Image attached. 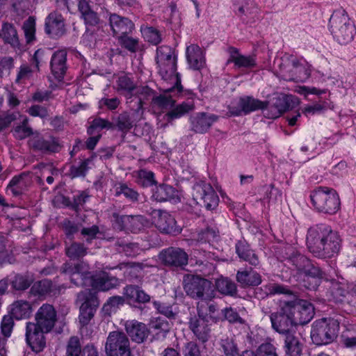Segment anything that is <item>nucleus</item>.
Segmentation results:
<instances>
[{
    "label": "nucleus",
    "instance_id": "nucleus-58",
    "mask_svg": "<svg viewBox=\"0 0 356 356\" xmlns=\"http://www.w3.org/2000/svg\"><path fill=\"white\" fill-rule=\"evenodd\" d=\"M89 159L81 161L79 165H72L70 168V175L72 178L85 177L87 170H88Z\"/></svg>",
    "mask_w": 356,
    "mask_h": 356
},
{
    "label": "nucleus",
    "instance_id": "nucleus-62",
    "mask_svg": "<svg viewBox=\"0 0 356 356\" xmlns=\"http://www.w3.org/2000/svg\"><path fill=\"white\" fill-rule=\"evenodd\" d=\"M145 38L154 44H158L161 41L159 32L153 27H147L143 31Z\"/></svg>",
    "mask_w": 356,
    "mask_h": 356
},
{
    "label": "nucleus",
    "instance_id": "nucleus-15",
    "mask_svg": "<svg viewBox=\"0 0 356 356\" xmlns=\"http://www.w3.org/2000/svg\"><path fill=\"white\" fill-rule=\"evenodd\" d=\"M35 323L51 332L57 321V314L54 307L49 304L42 305L34 316Z\"/></svg>",
    "mask_w": 356,
    "mask_h": 356
},
{
    "label": "nucleus",
    "instance_id": "nucleus-31",
    "mask_svg": "<svg viewBox=\"0 0 356 356\" xmlns=\"http://www.w3.org/2000/svg\"><path fill=\"white\" fill-rule=\"evenodd\" d=\"M30 182L29 174L22 173L12 179L7 187V191L10 192L15 196H18L26 191Z\"/></svg>",
    "mask_w": 356,
    "mask_h": 356
},
{
    "label": "nucleus",
    "instance_id": "nucleus-20",
    "mask_svg": "<svg viewBox=\"0 0 356 356\" xmlns=\"http://www.w3.org/2000/svg\"><path fill=\"white\" fill-rule=\"evenodd\" d=\"M266 105L267 102H261L252 97H247L240 99L238 108L230 106L229 112L234 115H239L242 113L247 114L259 109L264 110Z\"/></svg>",
    "mask_w": 356,
    "mask_h": 356
},
{
    "label": "nucleus",
    "instance_id": "nucleus-11",
    "mask_svg": "<svg viewBox=\"0 0 356 356\" xmlns=\"http://www.w3.org/2000/svg\"><path fill=\"white\" fill-rule=\"evenodd\" d=\"M282 77L286 81L304 82L311 74V70L307 63H300L293 59L290 64L281 69Z\"/></svg>",
    "mask_w": 356,
    "mask_h": 356
},
{
    "label": "nucleus",
    "instance_id": "nucleus-10",
    "mask_svg": "<svg viewBox=\"0 0 356 356\" xmlns=\"http://www.w3.org/2000/svg\"><path fill=\"white\" fill-rule=\"evenodd\" d=\"M193 200L197 204L208 210L214 209L218 204L219 198L213 187L205 182H201L193 186Z\"/></svg>",
    "mask_w": 356,
    "mask_h": 356
},
{
    "label": "nucleus",
    "instance_id": "nucleus-39",
    "mask_svg": "<svg viewBox=\"0 0 356 356\" xmlns=\"http://www.w3.org/2000/svg\"><path fill=\"white\" fill-rule=\"evenodd\" d=\"M284 350L289 356H300L302 345L297 337L292 332L285 334Z\"/></svg>",
    "mask_w": 356,
    "mask_h": 356
},
{
    "label": "nucleus",
    "instance_id": "nucleus-37",
    "mask_svg": "<svg viewBox=\"0 0 356 356\" xmlns=\"http://www.w3.org/2000/svg\"><path fill=\"white\" fill-rule=\"evenodd\" d=\"M12 315L17 320L27 318L32 313V307L26 300H17L12 305Z\"/></svg>",
    "mask_w": 356,
    "mask_h": 356
},
{
    "label": "nucleus",
    "instance_id": "nucleus-38",
    "mask_svg": "<svg viewBox=\"0 0 356 356\" xmlns=\"http://www.w3.org/2000/svg\"><path fill=\"white\" fill-rule=\"evenodd\" d=\"M301 305H298L297 309H300L297 316H296V323L304 325L309 323L314 316V307L307 300L300 301Z\"/></svg>",
    "mask_w": 356,
    "mask_h": 356
},
{
    "label": "nucleus",
    "instance_id": "nucleus-4",
    "mask_svg": "<svg viewBox=\"0 0 356 356\" xmlns=\"http://www.w3.org/2000/svg\"><path fill=\"white\" fill-rule=\"evenodd\" d=\"M175 90H177V88L175 84L173 87L166 89L165 94L153 98L154 103L158 106L163 109L170 110L164 115V118L169 122L193 111L195 108V104L193 101L183 102L181 104L175 105V100L167 94Z\"/></svg>",
    "mask_w": 356,
    "mask_h": 356
},
{
    "label": "nucleus",
    "instance_id": "nucleus-63",
    "mask_svg": "<svg viewBox=\"0 0 356 356\" xmlns=\"http://www.w3.org/2000/svg\"><path fill=\"white\" fill-rule=\"evenodd\" d=\"M118 90L127 91L129 93H131L135 89V84L133 81L125 75L118 78Z\"/></svg>",
    "mask_w": 356,
    "mask_h": 356
},
{
    "label": "nucleus",
    "instance_id": "nucleus-19",
    "mask_svg": "<svg viewBox=\"0 0 356 356\" xmlns=\"http://www.w3.org/2000/svg\"><path fill=\"white\" fill-rule=\"evenodd\" d=\"M156 227L162 232L172 234L177 232L176 221L168 213L154 210L152 213Z\"/></svg>",
    "mask_w": 356,
    "mask_h": 356
},
{
    "label": "nucleus",
    "instance_id": "nucleus-29",
    "mask_svg": "<svg viewBox=\"0 0 356 356\" xmlns=\"http://www.w3.org/2000/svg\"><path fill=\"white\" fill-rule=\"evenodd\" d=\"M186 59L190 67L198 70L205 65V58L201 48L197 44H191L186 48Z\"/></svg>",
    "mask_w": 356,
    "mask_h": 356
},
{
    "label": "nucleus",
    "instance_id": "nucleus-52",
    "mask_svg": "<svg viewBox=\"0 0 356 356\" xmlns=\"http://www.w3.org/2000/svg\"><path fill=\"white\" fill-rule=\"evenodd\" d=\"M118 40L121 46L132 53H135L139 49L138 40L129 36V34L119 36Z\"/></svg>",
    "mask_w": 356,
    "mask_h": 356
},
{
    "label": "nucleus",
    "instance_id": "nucleus-28",
    "mask_svg": "<svg viewBox=\"0 0 356 356\" xmlns=\"http://www.w3.org/2000/svg\"><path fill=\"white\" fill-rule=\"evenodd\" d=\"M327 297L335 302H342L346 298L348 290L344 284L334 280L326 281Z\"/></svg>",
    "mask_w": 356,
    "mask_h": 356
},
{
    "label": "nucleus",
    "instance_id": "nucleus-17",
    "mask_svg": "<svg viewBox=\"0 0 356 356\" xmlns=\"http://www.w3.org/2000/svg\"><path fill=\"white\" fill-rule=\"evenodd\" d=\"M218 120V116L204 112L196 113L190 118L191 129L197 134L207 132Z\"/></svg>",
    "mask_w": 356,
    "mask_h": 356
},
{
    "label": "nucleus",
    "instance_id": "nucleus-3",
    "mask_svg": "<svg viewBox=\"0 0 356 356\" xmlns=\"http://www.w3.org/2000/svg\"><path fill=\"white\" fill-rule=\"evenodd\" d=\"M183 287L187 296L194 300L210 302L216 296L212 282L200 276L185 275L183 278Z\"/></svg>",
    "mask_w": 356,
    "mask_h": 356
},
{
    "label": "nucleus",
    "instance_id": "nucleus-14",
    "mask_svg": "<svg viewBox=\"0 0 356 356\" xmlns=\"http://www.w3.org/2000/svg\"><path fill=\"white\" fill-rule=\"evenodd\" d=\"M77 298L79 301H83L80 306L79 322L82 325H86L94 316L99 301L96 296L86 292L78 293Z\"/></svg>",
    "mask_w": 356,
    "mask_h": 356
},
{
    "label": "nucleus",
    "instance_id": "nucleus-8",
    "mask_svg": "<svg viewBox=\"0 0 356 356\" xmlns=\"http://www.w3.org/2000/svg\"><path fill=\"white\" fill-rule=\"evenodd\" d=\"M286 265L297 275L307 277L323 278V273L315 266L305 255L298 252H292L286 258Z\"/></svg>",
    "mask_w": 356,
    "mask_h": 356
},
{
    "label": "nucleus",
    "instance_id": "nucleus-45",
    "mask_svg": "<svg viewBox=\"0 0 356 356\" xmlns=\"http://www.w3.org/2000/svg\"><path fill=\"white\" fill-rule=\"evenodd\" d=\"M302 300L301 299L294 298L291 300L285 301L282 307V310L286 312V314L293 320L296 325L298 324L296 321V316H297V314L300 312V309L298 310L297 307L298 305H301L300 301Z\"/></svg>",
    "mask_w": 356,
    "mask_h": 356
},
{
    "label": "nucleus",
    "instance_id": "nucleus-34",
    "mask_svg": "<svg viewBox=\"0 0 356 356\" xmlns=\"http://www.w3.org/2000/svg\"><path fill=\"white\" fill-rule=\"evenodd\" d=\"M236 251L241 259L248 262L253 266H257L259 264V260L257 255L245 241H240L236 243Z\"/></svg>",
    "mask_w": 356,
    "mask_h": 356
},
{
    "label": "nucleus",
    "instance_id": "nucleus-48",
    "mask_svg": "<svg viewBox=\"0 0 356 356\" xmlns=\"http://www.w3.org/2000/svg\"><path fill=\"white\" fill-rule=\"evenodd\" d=\"M33 282L32 275H17L12 281V286L16 290L24 291L28 289Z\"/></svg>",
    "mask_w": 356,
    "mask_h": 356
},
{
    "label": "nucleus",
    "instance_id": "nucleus-46",
    "mask_svg": "<svg viewBox=\"0 0 356 356\" xmlns=\"http://www.w3.org/2000/svg\"><path fill=\"white\" fill-rule=\"evenodd\" d=\"M82 350L79 338L76 336L71 337L66 344L65 356H81Z\"/></svg>",
    "mask_w": 356,
    "mask_h": 356
},
{
    "label": "nucleus",
    "instance_id": "nucleus-44",
    "mask_svg": "<svg viewBox=\"0 0 356 356\" xmlns=\"http://www.w3.org/2000/svg\"><path fill=\"white\" fill-rule=\"evenodd\" d=\"M216 287L220 293L225 295H234L236 292V284L230 280L225 277L216 280Z\"/></svg>",
    "mask_w": 356,
    "mask_h": 356
},
{
    "label": "nucleus",
    "instance_id": "nucleus-27",
    "mask_svg": "<svg viewBox=\"0 0 356 356\" xmlns=\"http://www.w3.org/2000/svg\"><path fill=\"white\" fill-rule=\"evenodd\" d=\"M125 330L132 341L136 343H142L147 337L148 330L146 325L136 320L127 321Z\"/></svg>",
    "mask_w": 356,
    "mask_h": 356
},
{
    "label": "nucleus",
    "instance_id": "nucleus-42",
    "mask_svg": "<svg viewBox=\"0 0 356 356\" xmlns=\"http://www.w3.org/2000/svg\"><path fill=\"white\" fill-rule=\"evenodd\" d=\"M121 268H125V273L131 280H138L143 276V264L140 263H122Z\"/></svg>",
    "mask_w": 356,
    "mask_h": 356
},
{
    "label": "nucleus",
    "instance_id": "nucleus-12",
    "mask_svg": "<svg viewBox=\"0 0 356 356\" xmlns=\"http://www.w3.org/2000/svg\"><path fill=\"white\" fill-rule=\"evenodd\" d=\"M49 332L35 323L28 322L26 326V341L33 351L40 353L46 346L45 334Z\"/></svg>",
    "mask_w": 356,
    "mask_h": 356
},
{
    "label": "nucleus",
    "instance_id": "nucleus-24",
    "mask_svg": "<svg viewBox=\"0 0 356 356\" xmlns=\"http://www.w3.org/2000/svg\"><path fill=\"white\" fill-rule=\"evenodd\" d=\"M67 52L65 50L55 51L51 59L50 66L53 75L58 80H61L67 71Z\"/></svg>",
    "mask_w": 356,
    "mask_h": 356
},
{
    "label": "nucleus",
    "instance_id": "nucleus-47",
    "mask_svg": "<svg viewBox=\"0 0 356 356\" xmlns=\"http://www.w3.org/2000/svg\"><path fill=\"white\" fill-rule=\"evenodd\" d=\"M28 123L29 119L24 117L21 123L14 128L13 133L16 138L22 140L33 134V130Z\"/></svg>",
    "mask_w": 356,
    "mask_h": 356
},
{
    "label": "nucleus",
    "instance_id": "nucleus-26",
    "mask_svg": "<svg viewBox=\"0 0 356 356\" xmlns=\"http://www.w3.org/2000/svg\"><path fill=\"white\" fill-rule=\"evenodd\" d=\"M109 22L113 33L119 36L129 34L134 29V24L130 19L116 14L110 15Z\"/></svg>",
    "mask_w": 356,
    "mask_h": 356
},
{
    "label": "nucleus",
    "instance_id": "nucleus-41",
    "mask_svg": "<svg viewBox=\"0 0 356 356\" xmlns=\"http://www.w3.org/2000/svg\"><path fill=\"white\" fill-rule=\"evenodd\" d=\"M177 196V191L173 187L166 184H162L156 188L152 197L158 202L170 200Z\"/></svg>",
    "mask_w": 356,
    "mask_h": 356
},
{
    "label": "nucleus",
    "instance_id": "nucleus-6",
    "mask_svg": "<svg viewBox=\"0 0 356 356\" xmlns=\"http://www.w3.org/2000/svg\"><path fill=\"white\" fill-rule=\"evenodd\" d=\"M330 23L332 33L340 44H346L353 40L355 29L345 10L335 11Z\"/></svg>",
    "mask_w": 356,
    "mask_h": 356
},
{
    "label": "nucleus",
    "instance_id": "nucleus-1",
    "mask_svg": "<svg viewBox=\"0 0 356 356\" xmlns=\"http://www.w3.org/2000/svg\"><path fill=\"white\" fill-rule=\"evenodd\" d=\"M309 250L315 257L330 258L337 254L340 248V238L326 225H317L309 229L307 236Z\"/></svg>",
    "mask_w": 356,
    "mask_h": 356
},
{
    "label": "nucleus",
    "instance_id": "nucleus-59",
    "mask_svg": "<svg viewBox=\"0 0 356 356\" xmlns=\"http://www.w3.org/2000/svg\"><path fill=\"white\" fill-rule=\"evenodd\" d=\"M37 168L40 170V175L37 176V181L40 184H43V178L50 175H58V170L54 168L52 165L41 163L37 166Z\"/></svg>",
    "mask_w": 356,
    "mask_h": 356
},
{
    "label": "nucleus",
    "instance_id": "nucleus-56",
    "mask_svg": "<svg viewBox=\"0 0 356 356\" xmlns=\"http://www.w3.org/2000/svg\"><path fill=\"white\" fill-rule=\"evenodd\" d=\"M51 282L44 280L35 282L31 289V292L34 295L44 296L50 291Z\"/></svg>",
    "mask_w": 356,
    "mask_h": 356
},
{
    "label": "nucleus",
    "instance_id": "nucleus-50",
    "mask_svg": "<svg viewBox=\"0 0 356 356\" xmlns=\"http://www.w3.org/2000/svg\"><path fill=\"white\" fill-rule=\"evenodd\" d=\"M174 51L171 47L168 46H161L156 50V64L163 65L165 61L175 59Z\"/></svg>",
    "mask_w": 356,
    "mask_h": 356
},
{
    "label": "nucleus",
    "instance_id": "nucleus-43",
    "mask_svg": "<svg viewBox=\"0 0 356 356\" xmlns=\"http://www.w3.org/2000/svg\"><path fill=\"white\" fill-rule=\"evenodd\" d=\"M1 31V35L6 42L13 46L18 45L17 31L11 24L4 23Z\"/></svg>",
    "mask_w": 356,
    "mask_h": 356
},
{
    "label": "nucleus",
    "instance_id": "nucleus-61",
    "mask_svg": "<svg viewBox=\"0 0 356 356\" xmlns=\"http://www.w3.org/2000/svg\"><path fill=\"white\" fill-rule=\"evenodd\" d=\"M252 4L250 0H236L234 3V6L237 9L236 13L239 16L252 13Z\"/></svg>",
    "mask_w": 356,
    "mask_h": 356
},
{
    "label": "nucleus",
    "instance_id": "nucleus-54",
    "mask_svg": "<svg viewBox=\"0 0 356 356\" xmlns=\"http://www.w3.org/2000/svg\"><path fill=\"white\" fill-rule=\"evenodd\" d=\"M122 194L131 202H137L138 200L139 194L138 192L131 188H129L125 184H120L115 188L116 196H119Z\"/></svg>",
    "mask_w": 356,
    "mask_h": 356
},
{
    "label": "nucleus",
    "instance_id": "nucleus-60",
    "mask_svg": "<svg viewBox=\"0 0 356 356\" xmlns=\"http://www.w3.org/2000/svg\"><path fill=\"white\" fill-rule=\"evenodd\" d=\"M19 116L17 112H3L0 113V131L8 127L10 124Z\"/></svg>",
    "mask_w": 356,
    "mask_h": 356
},
{
    "label": "nucleus",
    "instance_id": "nucleus-16",
    "mask_svg": "<svg viewBox=\"0 0 356 356\" xmlns=\"http://www.w3.org/2000/svg\"><path fill=\"white\" fill-rule=\"evenodd\" d=\"M159 258L168 266L183 267L188 264V254L179 248L170 247L163 250Z\"/></svg>",
    "mask_w": 356,
    "mask_h": 356
},
{
    "label": "nucleus",
    "instance_id": "nucleus-51",
    "mask_svg": "<svg viewBox=\"0 0 356 356\" xmlns=\"http://www.w3.org/2000/svg\"><path fill=\"white\" fill-rule=\"evenodd\" d=\"M87 254V248L83 244L73 243L66 248V254L71 259H75L84 257Z\"/></svg>",
    "mask_w": 356,
    "mask_h": 356
},
{
    "label": "nucleus",
    "instance_id": "nucleus-25",
    "mask_svg": "<svg viewBox=\"0 0 356 356\" xmlns=\"http://www.w3.org/2000/svg\"><path fill=\"white\" fill-rule=\"evenodd\" d=\"M229 53V58L226 64L229 65L234 63L237 68H252L256 66V61L253 56H244L240 54L238 49L234 47H229L227 49Z\"/></svg>",
    "mask_w": 356,
    "mask_h": 356
},
{
    "label": "nucleus",
    "instance_id": "nucleus-36",
    "mask_svg": "<svg viewBox=\"0 0 356 356\" xmlns=\"http://www.w3.org/2000/svg\"><path fill=\"white\" fill-rule=\"evenodd\" d=\"M136 95L137 97H135L136 104H137L136 109V118L142 119L143 115V105L144 104V100L147 99L149 97L152 96L153 93V90L148 86H140L135 87Z\"/></svg>",
    "mask_w": 356,
    "mask_h": 356
},
{
    "label": "nucleus",
    "instance_id": "nucleus-9",
    "mask_svg": "<svg viewBox=\"0 0 356 356\" xmlns=\"http://www.w3.org/2000/svg\"><path fill=\"white\" fill-rule=\"evenodd\" d=\"M105 350L107 356H131L129 340L123 332H111L107 337Z\"/></svg>",
    "mask_w": 356,
    "mask_h": 356
},
{
    "label": "nucleus",
    "instance_id": "nucleus-49",
    "mask_svg": "<svg viewBox=\"0 0 356 356\" xmlns=\"http://www.w3.org/2000/svg\"><path fill=\"white\" fill-rule=\"evenodd\" d=\"M103 129H114L115 125H114V124H113V122H111L107 120L102 119L100 118H95L91 122L90 127L88 128L87 132L89 135H93L95 134V129L101 130Z\"/></svg>",
    "mask_w": 356,
    "mask_h": 356
},
{
    "label": "nucleus",
    "instance_id": "nucleus-13",
    "mask_svg": "<svg viewBox=\"0 0 356 356\" xmlns=\"http://www.w3.org/2000/svg\"><path fill=\"white\" fill-rule=\"evenodd\" d=\"M114 226L116 229L122 231L138 232L149 225V221L143 216H119L113 213Z\"/></svg>",
    "mask_w": 356,
    "mask_h": 356
},
{
    "label": "nucleus",
    "instance_id": "nucleus-21",
    "mask_svg": "<svg viewBox=\"0 0 356 356\" xmlns=\"http://www.w3.org/2000/svg\"><path fill=\"white\" fill-rule=\"evenodd\" d=\"M159 67V73L163 80L172 81L177 88V92L182 90L181 86V79L177 70V59H172L165 61L163 65H157Z\"/></svg>",
    "mask_w": 356,
    "mask_h": 356
},
{
    "label": "nucleus",
    "instance_id": "nucleus-32",
    "mask_svg": "<svg viewBox=\"0 0 356 356\" xmlns=\"http://www.w3.org/2000/svg\"><path fill=\"white\" fill-rule=\"evenodd\" d=\"M131 108L134 111L132 118L127 113L123 112L113 119L115 128H118L119 131L127 132L133 127L134 123L141 120L136 118V109Z\"/></svg>",
    "mask_w": 356,
    "mask_h": 356
},
{
    "label": "nucleus",
    "instance_id": "nucleus-40",
    "mask_svg": "<svg viewBox=\"0 0 356 356\" xmlns=\"http://www.w3.org/2000/svg\"><path fill=\"white\" fill-rule=\"evenodd\" d=\"M273 102L282 113L292 109L299 104L298 99L291 95H281L274 98Z\"/></svg>",
    "mask_w": 356,
    "mask_h": 356
},
{
    "label": "nucleus",
    "instance_id": "nucleus-57",
    "mask_svg": "<svg viewBox=\"0 0 356 356\" xmlns=\"http://www.w3.org/2000/svg\"><path fill=\"white\" fill-rule=\"evenodd\" d=\"M256 356H278L276 347L269 342L263 343L256 350Z\"/></svg>",
    "mask_w": 356,
    "mask_h": 356
},
{
    "label": "nucleus",
    "instance_id": "nucleus-18",
    "mask_svg": "<svg viewBox=\"0 0 356 356\" xmlns=\"http://www.w3.org/2000/svg\"><path fill=\"white\" fill-rule=\"evenodd\" d=\"M45 31L52 38L63 36L66 31L63 16L57 13H50L46 19Z\"/></svg>",
    "mask_w": 356,
    "mask_h": 356
},
{
    "label": "nucleus",
    "instance_id": "nucleus-7",
    "mask_svg": "<svg viewBox=\"0 0 356 356\" xmlns=\"http://www.w3.org/2000/svg\"><path fill=\"white\" fill-rule=\"evenodd\" d=\"M338 328V322L333 319L316 321L311 331L312 340L318 346L328 344L337 337Z\"/></svg>",
    "mask_w": 356,
    "mask_h": 356
},
{
    "label": "nucleus",
    "instance_id": "nucleus-35",
    "mask_svg": "<svg viewBox=\"0 0 356 356\" xmlns=\"http://www.w3.org/2000/svg\"><path fill=\"white\" fill-rule=\"evenodd\" d=\"M124 295L129 303H145L149 301L148 294L140 290L138 286L129 285L124 288Z\"/></svg>",
    "mask_w": 356,
    "mask_h": 356
},
{
    "label": "nucleus",
    "instance_id": "nucleus-64",
    "mask_svg": "<svg viewBox=\"0 0 356 356\" xmlns=\"http://www.w3.org/2000/svg\"><path fill=\"white\" fill-rule=\"evenodd\" d=\"M139 182L144 186H152L155 184L154 173L151 171L141 170L138 172Z\"/></svg>",
    "mask_w": 356,
    "mask_h": 356
},
{
    "label": "nucleus",
    "instance_id": "nucleus-22",
    "mask_svg": "<svg viewBox=\"0 0 356 356\" xmlns=\"http://www.w3.org/2000/svg\"><path fill=\"white\" fill-rule=\"evenodd\" d=\"M270 321L273 328L280 334H287L292 332L295 323L290 317L281 309L280 312L273 313L270 315Z\"/></svg>",
    "mask_w": 356,
    "mask_h": 356
},
{
    "label": "nucleus",
    "instance_id": "nucleus-33",
    "mask_svg": "<svg viewBox=\"0 0 356 356\" xmlns=\"http://www.w3.org/2000/svg\"><path fill=\"white\" fill-rule=\"evenodd\" d=\"M236 279L242 287L256 286L261 283V275L253 270H238Z\"/></svg>",
    "mask_w": 356,
    "mask_h": 356
},
{
    "label": "nucleus",
    "instance_id": "nucleus-30",
    "mask_svg": "<svg viewBox=\"0 0 356 356\" xmlns=\"http://www.w3.org/2000/svg\"><path fill=\"white\" fill-rule=\"evenodd\" d=\"M30 146L42 152H56L58 151L59 145L53 138L44 139L36 135L29 140Z\"/></svg>",
    "mask_w": 356,
    "mask_h": 356
},
{
    "label": "nucleus",
    "instance_id": "nucleus-55",
    "mask_svg": "<svg viewBox=\"0 0 356 356\" xmlns=\"http://www.w3.org/2000/svg\"><path fill=\"white\" fill-rule=\"evenodd\" d=\"M23 30L27 42H31L35 39V21L33 17H29L23 24Z\"/></svg>",
    "mask_w": 356,
    "mask_h": 356
},
{
    "label": "nucleus",
    "instance_id": "nucleus-2",
    "mask_svg": "<svg viewBox=\"0 0 356 356\" xmlns=\"http://www.w3.org/2000/svg\"><path fill=\"white\" fill-rule=\"evenodd\" d=\"M63 272L71 275V281L74 284L83 286H91L94 289L99 291H106L119 284L118 278L104 271L93 275H90V273H83L81 264H76L74 266L65 265L63 268Z\"/></svg>",
    "mask_w": 356,
    "mask_h": 356
},
{
    "label": "nucleus",
    "instance_id": "nucleus-23",
    "mask_svg": "<svg viewBox=\"0 0 356 356\" xmlns=\"http://www.w3.org/2000/svg\"><path fill=\"white\" fill-rule=\"evenodd\" d=\"M188 323L190 329L200 341L205 343L209 341L211 329L204 318L200 316L191 317Z\"/></svg>",
    "mask_w": 356,
    "mask_h": 356
},
{
    "label": "nucleus",
    "instance_id": "nucleus-53",
    "mask_svg": "<svg viewBox=\"0 0 356 356\" xmlns=\"http://www.w3.org/2000/svg\"><path fill=\"white\" fill-rule=\"evenodd\" d=\"M220 343L225 356L239 355L237 344L235 343L232 337H227L225 339H222Z\"/></svg>",
    "mask_w": 356,
    "mask_h": 356
},
{
    "label": "nucleus",
    "instance_id": "nucleus-5",
    "mask_svg": "<svg viewBox=\"0 0 356 356\" xmlns=\"http://www.w3.org/2000/svg\"><path fill=\"white\" fill-rule=\"evenodd\" d=\"M310 199L313 207L318 212L334 214L340 207L339 195L332 188L318 187L311 192Z\"/></svg>",
    "mask_w": 356,
    "mask_h": 356
}]
</instances>
